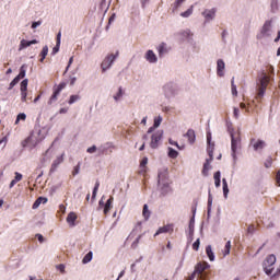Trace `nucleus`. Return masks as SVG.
Segmentation results:
<instances>
[{"label": "nucleus", "instance_id": "obj_1", "mask_svg": "<svg viewBox=\"0 0 280 280\" xmlns=\"http://www.w3.org/2000/svg\"><path fill=\"white\" fill-rule=\"evenodd\" d=\"M270 83V77L266 72H261L258 83L257 90V100H261L266 93V89H268V84Z\"/></svg>", "mask_w": 280, "mask_h": 280}, {"label": "nucleus", "instance_id": "obj_2", "mask_svg": "<svg viewBox=\"0 0 280 280\" xmlns=\"http://www.w3.org/2000/svg\"><path fill=\"white\" fill-rule=\"evenodd\" d=\"M211 266L207 261L198 262L195 266V271L187 278V280H195L196 275H198L199 279H205V270H208Z\"/></svg>", "mask_w": 280, "mask_h": 280}, {"label": "nucleus", "instance_id": "obj_3", "mask_svg": "<svg viewBox=\"0 0 280 280\" xmlns=\"http://www.w3.org/2000/svg\"><path fill=\"white\" fill-rule=\"evenodd\" d=\"M275 264H277V256H275L272 254L267 256L266 259L262 262L264 271L269 277L272 275V272L275 270Z\"/></svg>", "mask_w": 280, "mask_h": 280}, {"label": "nucleus", "instance_id": "obj_4", "mask_svg": "<svg viewBox=\"0 0 280 280\" xmlns=\"http://www.w3.org/2000/svg\"><path fill=\"white\" fill-rule=\"evenodd\" d=\"M119 56V51H116L115 55L110 54L107 57H105V59L103 60L101 68L103 73L107 70L110 69V67H113V62H115V60H117V57Z\"/></svg>", "mask_w": 280, "mask_h": 280}, {"label": "nucleus", "instance_id": "obj_5", "mask_svg": "<svg viewBox=\"0 0 280 280\" xmlns=\"http://www.w3.org/2000/svg\"><path fill=\"white\" fill-rule=\"evenodd\" d=\"M165 183H172V179H170V171L167 170V167L160 168L158 172V185Z\"/></svg>", "mask_w": 280, "mask_h": 280}, {"label": "nucleus", "instance_id": "obj_6", "mask_svg": "<svg viewBox=\"0 0 280 280\" xmlns=\"http://www.w3.org/2000/svg\"><path fill=\"white\" fill-rule=\"evenodd\" d=\"M158 189L161 198H165L167 194H172L174 191V189H172V183L158 184Z\"/></svg>", "mask_w": 280, "mask_h": 280}, {"label": "nucleus", "instance_id": "obj_7", "mask_svg": "<svg viewBox=\"0 0 280 280\" xmlns=\"http://www.w3.org/2000/svg\"><path fill=\"white\" fill-rule=\"evenodd\" d=\"M114 200H115V198L113 196H110L105 205H104L103 200L98 201V209L101 207H104V210H103L104 215H108V213H110V210L113 209Z\"/></svg>", "mask_w": 280, "mask_h": 280}, {"label": "nucleus", "instance_id": "obj_8", "mask_svg": "<svg viewBox=\"0 0 280 280\" xmlns=\"http://www.w3.org/2000/svg\"><path fill=\"white\" fill-rule=\"evenodd\" d=\"M161 139H163V132L162 131H158V132L152 135L150 145L153 150H156V148H159V142L161 141Z\"/></svg>", "mask_w": 280, "mask_h": 280}, {"label": "nucleus", "instance_id": "obj_9", "mask_svg": "<svg viewBox=\"0 0 280 280\" xmlns=\"http://www.w3.org/2000/svg\"><path fill=\"white\" fill-rule=\"evenodd\" d=\"M272 28V21H266L260 31L259 38H265L266 36H270V30Z\"/></svg>", "mask_w": 280, "mask_h": 280}, {"label": "nucleus", "instance_id": "obj_10", "mask_svg": "<svg viewBox=\"0 0 280 280\" xmlns=\"http://www.w3.org/2000/svg\"><path fill=\"white\" fill-rule=\"evenodd\" d=\"M61 163H65V152L61 153V155H58L50 167V172H56V170H58V166L61 165Z\"/></svg>", "mask_w": 280, "mask_h": 280}, {"label": "nucleus", "instance_id": "obj_11", "mask_svg": "<svg viewBox=\"0 0 280 280\" xmlns=\"http://www.w3.org/2000/svg\"><path fill=\"white\" fill-rule=\"evenodd\" d=\"M224 69H226V63H224V60L219 59L217 61V75L219 78H224Z\"/></svg>", "mask_w": 280, "mask_h": 280}, {"label": "nucleus", "instance_id": "obj_12", "mask_svg": "<svg viewBox=\"0 0 280 280\" xmlns=\"http://www.w3.org/2000/svg\"><path fill=\"white\" fill-rule=\"evenodd\" d=\"M162 233H174V224L171 223V224H166L162 228H159V230L154 234V237H156V235H161Z\"/></svg>", "mask_w": 280, "mask_h": 280}, {"label": "nucleus", "instance_id": "obj_13", "mask_svg": "<svg viewBox=\"0 0 280 280\" xmlns=\"http://www.w3.org/2000/svg\"><path fill=\"white\" fill-rule=\"evenodd\" d=\"M202 16L206 21H213V19H215V9L205 10Z\"/></svg>", "mask_w": 280, "mask_h": 280}, {"label": "nucleus", "instance_id": "obj_14", "mask_svg": "<svg viewBox=\"0 0 280 280\" xmlns=\"http://www.w3.org/2000/svg\"><path fill=\"white\" fill-rule=\"evenodd\" d=\"M184 137H187L190 145H194V143H196V131L194 129H188Z\"/></svg>", "mask_w": 280, "mask_h": 280}, {"label": "nucleus", "instance_id": "obj_15", "mask_svg": "<svg viewBox=\"0 0 280 280\" xmlns=\"http://www.w3.org/2000/svg\"><path fill=\"white\" fill-rule=\"evenodd\" d=\"M250 145H253V149H254L255 151H257V150H264V148H266V142L262 141V140H257V141L252 140V141H250Z\"/></svg>", "mask_w": 280, "mask_h": 280}, {"label": "nucleus", "instance_id": "obj_16", "mask_svg": "<svg viewBox=\"0 0 280 280\" xmlns=\"http://www.w3.org/2000/svg\"><path fill=\"white\" fill-rule=\"evenodd\" d=\"M66 220L69 226H75V220H78V214L75 212H70Z\"/></svg>", "mask_w": 280, "mask_h": 280}, {"label": "nucleus", "instance_id": "obj_17", "mask_svg": "<svg viewBox=\"0 0 280 280\" xmlns=\"http://www.w3.org/2000/svg\"><path fill=\"white\" fill-rule=\"evenodd\" d=\"M38 43V40L36 39H33V40H25V39H22L21 43H20V48L19 50L21 51V49H25L27 47H31V45H36Z\"/></svg>", "mask_w": 280, "mask_h": 280}, {"label": "nucleus", "instance_id": "obj_18", "mask_svg": "<svg viewBox=\"0 0 280 280\" xmlns=\"http://www.w3.org/2000/svg\"><path fill=\"white\" fill-rule=\"evenodd\" d=\"M209 170H211V158L207 159L203 164V168H202L203 176H209Z\"/></svg>", "mask_w": 280, "mask_h": 280}, {"label": "nucleus", "instance_id": "obj_19", "mask_svg": "<svg viewBox=\"0 0 280 280\" xmlns=\"http://www.w3.org/2000/svg\"><path fill=\"white\" fill-rule=\"evenodd\" d=\"M145 59L148 60V62H156L158 58H156V54H154L153 50H148L147 55H145Z\"/></svg>", "mask_w": 280, "mask_h": 280}, {"label": "nucleus", "instance_id": "obj_20", "mask_svg": "<svg viewBox=\"0 0 280 280\" xmlns=\"http://www.w3.org/2000/svg\"><path fill=\"white\" fill-rule=\"evenodd\" d=\"M158 51H159L160 58H162V56H165V54H167V51H168L167 44H165V43L160 44L158 47Z\"/></svg>", "mask_w": 280, "mask_h": 280}, {"label": "nucleus", "instance_id": "obj_21", "mask_svg": "<svg viewBox=\"0 0 280 280\" xmlns=\"http://www.w3.org/2000/svg\"><path fill=\"white\" fill-rule=\"evenodd\" d=\"M47 202V198L45 197H39L35 200V202L33 203L32 209H38V207H40V205H46Z\"/></svg>", "mask_w": 280, "mask_h": 280}, {"label": "nucleus", "instance_id": "obj_22", "mask_svg": "<svg viewBox=\"0 0 280 280\" xmlns=\"http://www.w3.org/2000/svg\"><path fill=\"white\" fill-rule=\"evenodd\" d=\"M206 255H208V258L211 260V261H215V254H213V249L211 248V245H208L206 247Z\"/></svg>", "mask_w": 280, "mask_h": 280}, {"label": "nucleus", "instance_id": "obj_23", "mask_svg": "<svg viewBox=\"0 0 280 280\" xmlns=\"http://www.w3.org/2000/svg\"><path fill=\"white\" fill-rule=\"evenodd\" d=\"M58 95H60V92H57L56 90H54L52 95L48 100V105L49 106H51V104L58 102Z\"/></svg>", "mask_w": 280, "mask_h": 280}, {"label": "nucleus", "instance_id": "obj_24", "mask_svg": "<svg viewBox=\"0 0 280 280\" xmlns=\"http://www.w3.org/2000/svg\"><path fill=\"white\" fill-rule=\"evenodd\" d=\"M213 150H215V144L212 142L208 144L207 152L208 156H210V161H213Z\"/></svg>", "mask_w": 280, "mask_h": 280}, {"label": "nucleus", "instance_id": "obj_25", "mask_svg": "<svg viewBox=\"0 0 280 280\" xmlns=\"http://www.w3.org/2000/svg\"><path fill=\"white\" fill-rule=\"evenodd\" d=\"M47 54H49V47L44 46L40 52V59L39 62H44L45 58H47Z\"/></svg>", "mask_w": 280, "mask_h": 280}, {"label": "nucleus", "instance_id": "obj_26", "mask_svg": "<svg viewBox=\"0 0 280 280\" xmlns=\"http://www.w3.org/2000/svg\"><path fill=\"white\" fill-rule=\"evenodd\" d=\"M194 14V5H190V8L180 13V16H183V19H189V16H191Z\"/></svg>", "mask_w": 280, "mask_h": 280}, {"label": "nucleus", "instance_id": "obj_27", "mask_svg": "<svg viewBox=\"0 0 280 280\" xmlns=\"http://www.w3.org/2000/svg\"><path fill=\"white\" fill-rule=\"evenodd\" d=\"M142 215H143L144 220L150 219L151 212H150V209H148V205L143 206Z\"/></svg>", "mask_w": 280, "mask_h": 280}, {"label": "nucleus", "instance_id": "obj_28", "mask_svg": "<svg viewBox=\"0 0 280 280\" xmlns=\"http://www.w3.org/2000/svg\"><path fill=\"white\" fill-rule=\"evenodd\" d=\"M93 259V252H89L82 259V264H89Z\"/></svg>", "mask_w": 280, "mask_h": 280}, {"label": "nucleus", "instance_id": "obj_29", "mask_svg": "<svg viewBox=\"0 0 280 280\" xmlns=\"http://www.w3.org/2000/svg\"><path fill=\"white\" fill-rule=\"evenodd\" d=\"M231 86H232V95H233V97H237V85H235V78H232Z\"/></svg>", "mask_w": 280, "mask_h": 280}, {"label": "nucleus", "instance_id": "obj_30", "mask_svg": "<svg viewBox=\"0 0 280 280\" xmlns=\"http://www.w3.org/2000/svg\"><path fill=\"white\" fill-rule=\"evenodd\" d=\"M222 183H223V196L226 198V196H229V184L226 183V178H223Z\"/></svg>", "mask_w": 280, "mask_h": 280}, {"label": "nucleus", "instance_id": "obj_31", "mask_svg": "<svg viewBox=\"0 0 280 280\" xmlns=\"http://www.w3.org/2000/svg\"><path fill=\"white\" fill-rule=\"evenodd\" d=\"M196 224V219L192 217L189 221V225H188V229H189V235H194V226Z\"/></svg>", "mask_w": 280, "mask_h": 280}, {"label": "nucleus", "instance_id": "obj_32", "mask_svg": "<svg viewBox=\"0 0 280 280\" xmlns=\"http://www.w3.org/2000/svg\"><path fill=\"white\" fill-rule=\"evenodd\" d=\"M230 253H231V241H228L223 249L224 257H226V255H230Z\"/></svg>", "mask_w": 280, "mask_h": 280}, {"label": "nucleus", "instance_id": "obj_33", "mask_svg": "<svg viewBox=\"0 0 280 280\" xmlns=\"http://www.w3.org/2000/svg\"><path fill=\"white\" fill-rule=\"evenodd\" d=\"M214 178V185L215 187H220L221 180H220V171L215 172L213 175Z\"/></svg>", "mask_w": 280, "mask_h": 280}, {"label": "nucleus", "instance_id": "obj_34", "mask_svg": "<svg viewBox=\"0 0 280 280\" xmlns=\"http://www.w3.org/2000/svg\"><path fill=\"white\" fill-rule=\"evenodd\" d=\"M168 156H170V159H177L178 158V151H176L172 148H168Z\"/></svg>", "mask_w": 280, "mask_h": 280}, {"label": "nucleus", "instance_id": "obj_35", "mask_svg": "<svg viewBox=\"0 0 280 280\" xmlns=\"http://www.w3.org/2000/svg\"><path fill=\"white\" fill-rule=\"evenodd\" d=\"M271 12H277L279 10V0H271Z\"/></svg>", "mask_w": 280, "mask_h": 280}, {"label": "nucleus", "instance_id": "obj_36", "mask_svg": "<svg viewBox=\"0 0 280 280\" xmlns=\"http://www.w3.org/2000/svg\"><path fill=\"white\" fill-rule=\"evenodd\" d=\"M20 82L25 78V66H22L20 69V73L15 77Z\"/></svg>", "mask_w": 280, "mask_h": 280}, {"label": "nucleus", "instance_id": "obj_37", "mask_svg": "<svg viewBox=\"0 0 280 280\" xmlns=\"http://www.w3.org/2000/svg\"><path fill=\"white\" fill-rule=\"evenodd\" d=\"M124 97V90L121 88L118 89V93L114 96L115 102H119Z\"/></svg>", "mask_w": 280, "mask_h": 280}, {"label": "nucleus", "instance_id": "obj_38", "mask_svg": "<svg viewBox=\"0 0 280 280\" xmlns=\"http://www.w3.org/2000/svg\"><path fill=\"white\" fill-rule=\"evenodd\" d=\"M100 189V182L95 183L93 192H92V200H95V198L97 197V190Z\"/></svg>", "mask_w": 280, "mask_h": 280}, {"label": "nucleus", "instance_id": "obj_39", "mask_svg": "<svg viewBox=\"0 0 280 280\" xmlns=\"http://www.w3.org/2000/svg\"><path fill=\"white\" fill-rule=\"evenodd\" d=\"M66 88H67V83L62 82V83H59L56 88H54V91L62 93V90Z\"/></svg>", "mask_w": 280, "mask_h": 280}, {"label": "nucleus", "instance_id": "obj_40", "mask_svg": "<svg viewBox=\"0 0 280 280\" xmlns=\"http://www.w3.org/2000/svg\"><path fill=\"white\" fill-rule=\"evenodd\" d=\"M19 79H16V77L11 81V83L9 84L8 91H12L14 89V86H16L19 84Z\"/></svg>", "mask_w": 280, "mask_h": 280}, {"label": "nucleus", "instance_id": "obj_41", "mask_svg": "<svg viewBox=\"0 0 280 280\" xmlns=\"http://www.w3.org/2000/svg\"><path fill=\"white\" fill-rule=\"evenodd\" d=\"M183 3H185V0H176L173 4V12L178 10V8H180V5H183Z\"/></svg>", "mask_w": 280, "mask_h": 280}, {"label": "nucleus", "instance_id": "obj_42", "mask_svg": "<svg viewBox=\"0 0 280 280\" xmlns=\"http://www.w3.org/2000/svg\"><path fill=\"white\" fill-rule=\"evenodd\" d=\"M80 100V95L75 94V95H71L69 101H68V104H75V102H78Z\"/></svg>", "mask_w": 280, "mask_h": 280}, {"label": "nucleus", "instance_id": "obj_43", "mask_svg": "<svg viewBox=\"0 0 280 280\" xmlns=\"http://www.w3.org/2000/svg\"><path fill=\"white\" fill-rule=\"evenodd\" d=\"M162 121H163V117H161V116L155 117L154 122H153L154 128H159V126H161Z\"/></svg>", "mask_w": 280, "mask_h": 280}, {"label": "nucleus", "instance_id": "obj_44", "mask_svg": "<svg viewBox=\"0 0 280 280\" xmlns=\"http://www.w3.org/2000/svg\"><path fill=\"white\" fill-rule=\"evenodd\" d=\"M27 84H28V81L27 79H24L21 84H20V91H27Z\"/></svg>", "mask_w": 280, "mask_h": 280}, {"label": "nucleus", "instance_id": "obj_45", "mask_svg": "<svg viewBox=\"0 0 280 280\" xmlns=\"http://www.w3.org/2000/svg\"><path fill=\"white\" fill-rule=\"evenodd\" d=\"M25 119H27V115L25 114H19L15 120V124H19L20 121H25Z\"/></svg>", "mask_w": 280, "mask_h": 280}, {"label": "nucleus", "instance_id": "obj_46", "mask_svg": "<svg viewBox=\"0 0 280 280\" xmlns=\"http://www.w3.org/2000/svg\"><path fill=\"white\" fill-rule=\"evenodd\" d=\"M257 231V225L255 224H250L248 228H247V234H250L253 235V233Z\"/></svg>", "mask_w": 280, "mask_h": 280}, {"label": "nucleus", "instance_id": "obj_47", "mask_svg": "<svg viewBox=\"0 0 280 280\" xmlns=\"http://www.w3.org/2000/svg\"><path fill=\"white\" fill-rule=\"evenodd\" d=\"M272 158L269 156L266 161H265V167L269 168L272 167Z\"/></svg>", "mask_w": 280, "mask_h": 280}, {"label": "nucleus", "instance_id": "obj_48", "mask_svg": "<svg viewBox=\"0 0 280 280\" xmlns=\"http://www.w3.org/2000/svg\"><path fill=\"white\" fill-rule=\"evenodd\" d=\"M200 248V238H197L192 244V250H198Z\"/></svg>", "mask_w": 280, "mask_h": 280}, {"label": "nucleus", "instance_id": "obj_49", "mask_svg": "<svg viewBox=\"0 0 280 280\" xmlns=\"http://www.w3.org/2000/svg\"><path fill=\"white\" fill-rule=\"evenodd\" d=\"M13 180L21 183V180H23V175L19 172H15V177Z\"/></svg>", "mask_w": 280, "mask_h": 280}, {"label": "nucleus", "instance_id": "obj_50", "mask_svg": "<svg viewBox=\"0 0 280 280\" xmlns=\"http://www.w3.org/2000/svg\"><path fill=\"white\" fill-rule=\"evenodd\" d=\"M21 102H27V91H21Z\"/></svg>", "mask_w": 280, "mask_h": 280}, {"label": "nucleus", "instance_id": "obj_51", "mask_svg": "<svg viewBox=\"0 0 280 280\" xmlns=\"http://www.w3.org/2000/svg\"><path fill=\"white\" fill-rule=\"evenodd\" d=\"M86 152H88L89 154H94V152H97V147L92 145V147H90V148L86 150Z\"/></svg>", "mask_w": 280, "mask_h": 280}, {"label": "nucleus", "instance_id": "obj_52", "mask_svg": "<svg viewBox=\"0 0 280 280\" xmlns=\"http://www.w3.org/2000/svg\"><path fill=\"white\" fill-rule=\"evenodd\" d=\"M77 174H80V163H78L77 166H74L73 171H72V175L77 176Z\"/></svg>", "mask_w": 280, "mask_h": 280}, {"label": "nucleus", "instance_id": "obj_53", "mask_svg": "<svg viewBox=\"0 0 280 280\" xmlns=\"http://www.w3.org/2000/svg\"><path fill=\"white\" fill-rule=\"evenodd\" d=\"M235 150H237V141H235V138L232 137V152L235 153Z\"/></svg>", "mask_w": 280, "mask_h": 280}, {"label": "nucleus", "instance_id": "obj_54", "mask_svg": "<svg viewBox=\"0 0 280 280\" xmlns=\"http://www.w3.org/2000/svg\"><path fill=\"white\" fill-rule=\"evenodd\" d=\"M40 25H43V22H42V21L33 22V23H32V28H33V30H36V27H38V26H40Z\"/></svg>", "mask_w": 280, "mask_h": 280}, {"label": "nucleus", "instance_id": "obj_55", "mask_svg": "<svg viewBox=\"0 0 280 280\" xmlns=\"http://www.w3.org/2000/svg\"><path fill=\"white\" fill-rule=\"evenodd\" d=\"M3 143V148H5V145L8 144V137H3L1 140H0V145Z\"/></svg>", "mask_w": 280, "mask_h": 280}, {"label": "nucleus", "instance_id": "obj_56", "mask_svg": "<svg viewBox=\"0 0 280 280\" xmlns=\"http://www.w3.org/2000/svg\"><path fill=\"white\" fill-rule=\"evenodd\" d=\"M36 237L40 244H43V242H45V237L43 236V234H36Z\"/></svg>", "mask_w": 280, "mask_h": 280}, {"label": "nucleus", "instance_id": "obj_57", "mask_svg": "<svg viewBox=\"0 0 280 280\" xmlns=\"http://www.w3.org/2000/svg\"><path fill=\"white\" fill-rule=\"evenodd\" d=\"M71 65H73V57H70V59H69V62H68V66H67V68H66L65 73H67V71H69V67H71Z\"/></svg>", "mask_w": 280, "mask_h": 280}, {"label": "nucleus", "instance_id": "obj_58", "mask_svg": "<svg viewBox=\"0 0 280 280\" xmlns=\"http://www.w3.org/2000/svg\"><path fill=\"white\" fill-rule=\"evenodd\" d=\"M276 183H277L278 187H280V171L277 172Z\"/></svg>", "mask_w": 280, "mask_h": 280}, {"label": "nucleus", "instance_id": "obj_59", "mask_svg": "<svg viewBox=\"0 0 280 280\" xmlns=\"http://www.w3.org/2000/svg\"><path fill=\"white\" fill-rule=\"evenodd\" d=\"M57 270H60L62 275H65V265L60 264L57 266Z\"/></svg>", "mask_w": 280, "mask_h": 280}, {"label": "nucleus", "instance_id": "obj_60", "mask_svg": "<svg viewBox=\"0 0 280 280\" xmlns=\"http://www.w3.org/2000/svg\"><path fill=\"white\" fill-rule=\"evenodd\" d=\"M60 51V45L56 44V46L52 48V54H58Z\"/></svg>", "mask_w": 280, "mask_h": 280}, {"label": "nucleus", "instance_id": "obj_61", "mask_svg": "<svg viewBox=\"0 0 280 280\" xmlns=\"http://www.w3.org/2000/svg\"><path fill=\"white\" fill-rule=\"evenodd\" d=\"M140 165L141 167H145V165H148V158L142 159Z\"/></svg>", "mask_w": 280, "mask_h": 280}, {"label": "nucleus", "instance_id": "obj_62", "mask_svg": "<svg viewBox=\"0 0 280 280\" xmlns=\"http://www.w3.org/2000/svg\"><path fill=\"white\" fill-rule=\"evenodd\" d=\"M77 80L78 79L75 77H70V86H73V84H75Z\"/></svg>", "mask_w": 280, "mask_h": 280}, {"label": "nucleus", "instance_id": "obj_63", "mask_svg": "<svg viewBox=\"0 0 280 280\" xmlns=\"http://www.w3.org/2000/svg\"><path fill=\"white\" fill-rule=\"evenodd\" d=\"M207 143L211 144V133H207Z\"/></svg>", "mask_w": 280, "mask_h": 280}, {"label": "nucleus", "instance_id": "obj_64", "mask_svg": "<svg viewBox=\"0 0 280 280\" xmlns=\"http://www.w3.org/2000/svg\"><path fill=\"white\" fill-rule=\"evenodd\" d=\"M61 36H62V33L59 32V33L57 34V44H58V45H60V38H61Z\"/></svg>", "mask_w": 280, "mask_h": 280}]
</instances>
